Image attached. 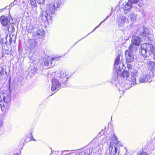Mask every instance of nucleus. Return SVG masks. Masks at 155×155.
<instances>
[{
    "mask_svg": "<svg viewBox=\"0 0 155 155\" xmlns=\"http://www.w3.org/2000/svg\"><path fill=\"white\" fill-rule=\"evenodd\" d=\"M8 38H9V37H8V35H6V36L5 37V39H1L0 40V42H1V41H2V42L3 44L5 43L6 44L7 43V39Z\"/></svg>",
    "mask_w": 155,
    "mask_h": 155,
    "instance_id": "nucleus-30",
    "label": "nucleus"
},
{
    "mask_svg": "<svg viewBox=\"0 0 155 155\" xmlns=\"http://www.w3.org/2000/svg\"><path fill=\"white\" fill-rule=\"evenodd\" d=\"M41 17L44 21H47L50 19H51L52 17L48 15V13L46 11H41Z\"/></svg>",
    "mask_w": 155,
    "mask_h": 155,
    "instance_id": "nucleus-16",
    "label": "nucleus"
},
{
    "mask_svg": "<svg viewBox=\"0 0 155 155\" xmlns=\"http://www.w3.org/2000/svg\"><path fill=\"white\" fill-rule=\"evenodd\" d=\"M120 56L118 55L115 59L114 66L116 70L121 71L122 69H123L124 65L123 62H120Z\"/></svg>",
    "mask_w": 155,
    "mask_h": 155,
    "instance_id": "nucleus-9",
    "label": "nucleus"
},
{
    "mask_svg": "<svg viewBox=\"0 0 155 155\" xmlns=\"http://www.w3.org/2000/svg\"><path fill=\"white\" fill-rule=\"evenodd\" d=\"M29 58L30 60V61L31 63L36 61V56L35 55H33L31 56H29Z\"/></svg>",
    "mask_w": 155,
    "mask_h": 155,
    "instance_id": "nucleus-29",
    "label": "nucleus"
},
{
    "mask_svg": "<svg viewBox=\"0 0 155 155\" xmlns=\"http://www.w3.org/2000/svg\"><path fill=\"white\" fill-rule=\"evenodd\" d=\"M130 20L132 21H134L136 19V16L133 12H131L130 15Z\"/></svg>",
    "mask_w": 155,
    "mask_h": 155,
    "instance_id": "nucleus-28",
    "label": "nucleus"
},
{
    "mask_svg": "<svg viewBox=\"0 0 155 155\" xmlns=\"http://www.w3.org/2000/svg\"><path fill=\"white\" fill-rule=\"evenodd\" d=\"M126 17L123 15H120L118 19V25L119 27H122L126 22Z\"/></svg>",
    "mask_w": 155,
    "mask_h": 155,
    "instance_id": "nucleus-21",
    "label": "nucleus"
},
{
    "mask_svg": "<svg viewBox=\"0 0 155 155\" xmlns=\"http://www.w3.org/2000/svg\"><path fill=\"white\" fill-rule=\"evenodd\" d=\"M136 27L138 28V30L136 31V34L143 36L148 37L149 31L148 28L145 27H140L139 26H136Z\"/></svg>",
    "mask_w": 155,
    "mask_h": 155,
    "instance_id": "nucleus-3",
    "label": "nucleus"
},
{
    "mask_svg": "<svg viewBox=\"0 0 155 155\" xmlns=\"http://www.w3.org/2000/svg\"><path fill=\"white\" fill-rule=\"evenodd\" d=\"M45 31L42 28H35L34 29L33 36L37 38L43 39L44 37Z\"/></svg>",
    "mask_w": 155,
    "mask_h": 155,
    "instance_id": "nucleus-4",
    "label": "nucleus"
},
{
    "mask_svg": "<svg viewBox=\"0 0 155 155\" xmlns=\"http://www.w3.org/2000/svg\"><path fill=\"white\" fill-rule=\"evenodd\" d=\"M109 17L108 16H107V17H106L99 24V25L97 26L96 27H95L93 30V31H94L95 29L98 28L99 27L100 25H101V24L104 21H105Z\"/></svg>",
    "mask_w": 155,
    "mask_h": 155,
    "instance_id": "nucleus-32",
    "label": "nucleus"
},
{
    "mask_svg": "<svg viewBox=\"0 0 155 155\" xmlns=\"http://www.w3.org/2000/svg\"><path fill=\"white\" fill-rule=\"evenodd\" d=\"M91 153L90 149L87 148L77 153L75 155H89Z\"/></svg>",
    "mask_w": 155,
    "mask_h": 155,
    "instance_id": "nucleus-23",
    "label": "nucleus"
},
{
    "mask_svg": "<svg viewBox=\"0 0 155 155\" xmlns=\"http://www.w3.org/2000/svg\"><path fill=\"white\" fill-rule=\"evenodd\" d=\"M8 37H9V38H8V39L9 40V42L10 44H11L12 41V39L10 37V35L8 36Z\"/></svg>",
    "mask_w": 155,
    "mask_h": 155,
    "instance_id": "nucleus-39",
    "label": "nucleus"
},
{
    "mask_svg": "<svg viewBox=\"0 0 155 155\" xmlns=\"http://www.w3.org/2000/svg\"><path fill=\"white\" fill-rule=\"evenodd\" d=\"M118 83H117V82L116 83H114V85L115 86H117Z\"/></svg>",
    "mask_w": 155,
    "mask_h": 155,
    "instance_id": "nucleus-42",
    "label": "nucleus"
},
{
    "mask_svg": "<svg viewBox=\"0 0 155 155\" xmlns=\"http://www.w3.org/2000/svg\"><path fill=\"white\" fill-rule=\"evenodd\" d=\"M132 7V4L129 1L127 3H123L122 5V8L124 10L125 14L127 13L128 11Z\"/></svg>",
    "mask_w": 155,
    "mask_h": 155,
    "instance_id": "nucleus-20",
    "label": "nucleus"
},
{
    "mask_svg": "<svg viewBox=\"0 0 155 155\" xmlns=\"http://www.w3.org/2000/svg\"><path fill=\"white\" fill-rule=\"evenodd\" d=\"M131 73V79L130 80L132 82L131 84L134 85L136 84V80L138 78L139 73L137 70L133 69L132 71H130Z\"/></svg>",
    "mask_w": 155,
    "mask_h": 155,
    "instance_id": "nucleus-8",
    "label": "nucleus"
},
{
    "mask_svg": "<svg viewBox=\"0 0 155 155\" xmlns=\"http://www.w3.org/2000/svg\"><path fill=\"white\" fill-rule=\"evenodd\" d=\"M142 40L141 37L139 36L134 35L132 37L131 40V42L132 45L134 46H139Z\"/></svg>",
    "mask_w": 155,
    "mask_h": 155,
    "instance_id": "nucleus-10",
    "label": "nucleus"
},
{
    "mask_svg": "<svg viewBox=\"0 0 155 155\" xmlns=\"http://www.w3.org/2000/svg\"><path fill=\"white\" fill-rule=\"evenodd\" d=\"M150 77L149 75H145L141 76L139 78V81L140 83H145L148 81H151Z\"/></svg>",
    "mask_w": 155,
    "mask_h": 155,
    "instance_id": "nucleus-18",
    "label": "nucleus"
},
{
    "mask_svg": "<svg viewBox=\"0 0 155 155\" xmlns=\"http://www.w3.org/2000/svg\"><path fill=\"white\" fill-rule=\"evenodd\" d=\"M13 155H19L18 153H14Z\"/></svg>",
    "mask_w": 155,
    "mask_h": 155,
    "instance_id": "nucleus-43",
    "label": "nucleus"
},
{
    "mask_svg": "<svg viewBox=\"0 0 155 155\" xmlns=\"http://www.w3.org/2000/svg\"><path fill=\"white\" fill-rule=\"evenodd\" d=\"M153 45L150 44L143 43L141 45V55L145 57V59H149V57L147 55V53L148 52L149 54H151V52L152 49Z\"/></svg>",
    "mask_w": 155,
    "mask_h": 155,
    "instance_id": "nucleus-2",
    "label": "nucleus"
},
{
    "mask_svg": "<svg viewBox=\"0 0 155 155\" xmlns=\"http://www.w3.org/2000/svg\"><path fill=\"white\" fill-rule=\"evenodd\" d=\"M45 0H37L38 3L39 4H43L44 3Z\"/></svg>",
    "mask_w": 155,
    "mask_h": 155,
    "instance_id": "nucleus-35",
    "label": "nucleus"
},
{
    "mask_svg": "<svg viewBox=\"0 0 155 155\" xmlns=\"http://www.w3.org/2000/svg\"><path fill=\"white\" fill-rule=\"evenodd\" d=\"M29 2L31 5L34 7H36L37 5L35 0H29Z\"/></svg>",
    "mask_w": 155,
    "mask_h": 155,
    "instance_id": "nucleus-27",
    "label": "nucleus"
},
{
    "mask_svg": "<svg viewBox=\"0 0 155 155\" xmlns=\"http://www.w3.org/2000/svg\"><path fill=\"white\" fill-rule=\"evenodd\" d=\"M30 140H35V139L33 138V137H32L31 138H30Z\"/></svg>",
    "mask_w": 155,
    "mask_h": 155,
    "instance_id": "nucleus-41",
    "label": "nucleus"
},
{
    "mask_svg": "<svg viewBox=\"0 0 155 155\" xmlns=\"http://www.w3.org/2000/svg\"><path fill=\"white\" fill-rule=\"evenodd\" d=\"M118 143H117L116 145L115 144L114 146L112 143L110 142L109 147V150L110 153L111 155H119V151L117 150V146Z\"/></svg>",
    "mask_w": 155,
    "mask_h": 155,
    "instance_id": "nucleus-7",
    "label": "nucleus"
},
{
    "mask_svg": "<svg viewBox=\"0 0 155 155\" xmlns=\"http://www.w3.org/2000/svg\"><path fill=\"white\" fill-rule=\"evenodd\" d=\"M10 107V103L0 101V108L3 113H5Z\"/></svg>",
    "mask_w": 155,
    "mask_h": 155,
    "instance_id": "nucleus-14",
    "label": "nucleus"
},
{
    "mask_svg": "<svg viewBox=\"0 0 155 155\" xmlns=\"http://www.w3.org/2000/svg\"><path fill=\"white\" fill-rule=\"evenodd\" d=\"M52 85L51 90L52 91H54L57 89H59L60 88L61 85L58 81L57 79H53L52 81Z\"/></svg>",
    "mask_w": 155,
    "mask_h": 155,
    "instance_id": "nucleus-13",
    "label": "nucleus"
},
{
    "mask_svg": "<svg viewBox=\"0 0 155 155\" xmlns=\"http://www.w3.org/2000/svg\"><path fill=\"white\" fill-rule=\"evenodd\" d=\"M132 69V66L130 64H127V71H131Z\"/></svg>",
    "mask_w": 155,
    "mask_h": 155,
    "instance_id": "nucleus-33",
    "label": "nucleus"
},
{
    "mask_svg": "<svg viewBox=\"0 0 155 155\" xmlns=\"http://www.w3.org/2000/svg\"><path fill=\"white\" fill-rule=\"evenodd\" d=\"M59 58L60 57L55 58H51L50 57H48L45 61V65L47 66L48 68H50L54 65V64H52L53 61H56L57 60H58Z\"/></svg>",
    "mask_w": 155,
    "mask_h": 155,
    "instance_id": "nucleus-6",
    "label": "nucleus"
},
{
    "mask_svg": "<svg viewBox=\"0 0 155 155\" xmlns=\"http://www.w3.org/2000/svg\"><path fill=\"white\" fill-rule=\"evenodd\" d=\"M11 18L10 16L6 17L4 16H2L0 18L1 22L3 25L6 26L10 24V21Z\"/></svg>",
    "mask_w": 155,
    "mask_h": 155,
    "instance_id": "nucleus-11",
    "label": "nucleus"
},
{
    "mask_svg": "<svg viewBox=\"0 0 155 155\" xmlns=\"http://www.w3.org/2000/svg\"><path fill=\"white\" fill-rule=\"evenodd\" d=\"M130 71H127V70L123 71L121 74V76L124 79H126L128 80H130L129 77L130 74L129 72Z\"/></svg>",
    "mask_w": 155,
    "mask_h": 155,
    "instance_id": "nucleus-24",
    "label": "nucleus"
},
{
    "mask_svg": "<svg viewBox=\"0 0 155 155\" xmlns=\"http://www.w3.org/2000/svg\"><path fill=\"white\" fill-rule=\"evenodd\" d=\"M7 29L10 32H13L15 31V28L14 26L10 24L6 26Z\"/></svg>",
    "mask_w": 155,
    "mask_h": 155,
    "instance_id": "nucleus-25",
    "label": "nucleus"
},
{
    "mask_svg": "<svg viewBox=\"0 0 155 155\" xmlns=\"http://www.w3.org/2000/svg\"><path fill=\"white\" fill-rule=\"evenodd\" d=\"M151 52V54H153V58L155 60V47H153V46Z\"/></svg>",
    "mask_w": 155,
    "mask_h": 155,
    "instance_id": "nucleus-31",
    "label": "nucleus"
},
{
    "mask_svg": "<svg viewBox=\"0 0 155 155\" xmlns=\"http://www.w3.org/2000/svg\"><path fill=\"white\" fill-rule=\"evenodd\" d=\"M67 75L66 72L61 71L60 73H57L56 76L61 79L60 81L62 82L63 84L66 83V81L67 80V78L66 77Z\"/></svg>",
    "mask_w": 155,
    "mask_h": 155,
    "instance_id": "nucleus-12",
    "label": "nucleus"
},
{
    "mask_svg": "<svg viewBox=\"0 0 155 155\" xmlns=\"http://www.w3.org/2000/svg\"><path fill=\"white\" fill-rule=\"evenodd\" d=\"M139 155H149L148 153L142 151V152L140 153Z\"/></svg>",
    "mask_w": 155,
    "mask_h": 155,
    "instance_id": "nucleus-37",
    "label": "nucleus"
},
{
    "mask_svg": "<svg viewBox=\"0 0 155 155\" xmlns=\"http://www.w3.org/2000/svg\"><path fill=\"white\" fill-rule=\"evenodd\" d=\"M93 31H92V32H93ZM91 32H90V33H89V34H88L87 36H86V37H87V35H89V34H91Z\"/></svg>",
    "mask_w": 155,
    "mask_h": 155,
    "instance_id": "nucleus-44",
    "label": "nucleus"
},
{
    "mask_svg": "<svg viewBox=\"0 0 155 155\" xmlns=\"http://www.w3.org/2000/svg\"><path fill=\"white\" fill-rule=\"evenodd\" d=\"M117 76H115V79H113L112 80V83H113L114 82H117V81L116 80V78H117Z\"/></svg>",
    "mask_w": 155,
    "mask_h": 155,
    "instance_id": "nucleus-38",
    "label": "nucleus"
},
{
    "mask_svg": "<svg viewBox=\"0 0 155 155\" xmlns=\"http://www.w3.org/2000/svg\"><path fill=\"white\" fill-rule=\"evenodd\" d=\"M37 71V68L34 67L33 68L31 69V72L32 73L34 74L36 73Z\"/></svg>",
    "mask_w": 155,
    "mask_h": 155,
    "instance_id": "nucleus-34",
    "label": "nucleus"
},
{
    "mask_svg": "<svg viewBox=\"0 0 155 155\" xmlns=\"http://www.w3.org/2000/svg\"><path fill=\"white\" fill-rule=\"evenodd\" d=\"M0 97L1 100L2 101V100L4 101V103H10L11 97L7 95L6 94H2Z\"/></svg>",
    "mask_w": 155,
    "mask_h": 155,
    "instance_id": "nucleus-22",
    "label": "nucleus"
},
{
    "mask_svg": "<svg viewBox=\"0 0 155 155\" xmlns=\"http://www.w3.org/2000/svg\"><path fill=\"white\" fill-rule=\"evenodd\" d=\"M58 2H56V5L57 6V8H60L61 5H63L64 3V0H58Z\"/></svg>",
    "mask_w": 155,
    "mask_h": 155,
    "instance_id": "nucleus-26",
    "label": "nucleus"
},
{
    "mask_svg": "<svg viewBox=\"0 0 155 155\" xmlns=\"http://www.w3.org/2000/svg\"><path fill=\"white\" fill-rule=\"evenodd\" d=\"M147 59V61L145 62V64L147 65V68L149 71H152L155 69V63L151 60Z\"/></svg>",
    "mask_w": 155,
    "mask_h": 155,
    "instance_id": "nucleus-15",
    "label": "nucleus"
},
{
    "mask_svg": "<svg viewBox=\"0 0 155 155\" xmlns=\"http://www.w3.org/2000/svg\"><path fill=\"white\" fill-rule=\"evenodd\" d=\"M7 76L5 69L2 68L0 71V81H4L7 78Z\"/></svg>",
    "mask_w": 155,
    "mask_h": 155,
    "instance_id": "nucleus-17",
    "label": "nucleus"
},
{
    "mask_svg": "<svg viewBox=\"0 0 155 155\" xmlns=\"http://www.w3.org/2000/svg\"><path fill=\"white\" fill-rule=\"evenodd\" d=\"M137 50L136 46L130 45L128 50H127L125 53L126 59L127 61L130 63L133 62L134 59V54Z\"/></svg>",
    "mask_w": 155,
    "mask_h": 155,
    "instance_id": "nucleus-1",
    "label": "nucleus"
},
{
    "mask_svg": "<svg viewBox=\"0 0 155 155\" xmlns=\"http://www.w3.org/2000/svg\"><path fill=\"white\" fill-rule=\"evenodd\" d=\"M36 45V42L34 39H28L27 44V47L31 50H33Z\"/></svg>",
    "mask_w": 155,
    "mask_h": 155,
    "instance_id": "nucleus-19",
    "label": "nucleus"
},
{
    "mask_svg": "<svg viewBox=\"0 0 155 155\" xmlns=\"http://www.w3.org/2000/svg\"><path fill=\"white\" fill-rule=\"evenodd\" d=\"M57 6L56 7V5L54 3L52 4L47 5L46 11L48 13V15L50 16H51L52 17H53L56 8L57 10H58L57 8H57Z\"/></svg>",
    "mask_w": 155,
    "mask_h": 155,
    "instance_id": "nucleus-5",
    "label": "nucleus"
},
{
    "mask_svg": "<svg viewBox=\"0 0 155 155\" xmlns=\"http://www.w3.org/2000/svg\"><path fill=\"white\" fill-rule=\"evenodd\" d=\"M2 128V123H0V129H1Z\"/></svg>",
    "mask_w": 155,
    "mask_h": 155,
    "instance_id": "nucleus-40",
    "label": "nucleus"
},
{
    "mask_svg": "<svg viewBox=\"0 0 155 155\" xmlns=\"http://www.w3.org/2000/svg\"><path fill=\"white\" fill-rule=\"evenodd\" d=\"M139 0H129L128 1L130 2L131 3H136L138 2Z\"/></svg>",
    "mask_w": 155,
    "mask_h": 155,
    "instance_id": "nucleus-36",
    "label": "nucleus"
}]
</instances>
